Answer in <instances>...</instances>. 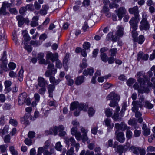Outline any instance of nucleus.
<instances>
[{"label":"nucleus","mask_w":155,"mask_h":155,"mask_svg":"<svg viewBox=\"0 0 155 155\" xmlns=\"http://www.w3.org/2000/svg\"><path fill=\"white\" fill-rule=\"evenodd\" d=\"M144 98L143 96H140L138 101H134L132 102L133 106L132 108V111H135L139 110V108H142L143 105Z\"/></svg>","instance_id":"nucleus-1"},{"label":"nucleus","mask_w":155,"mask_h":155,"mask_svg":"<svg viewBox=\"0 0 155 155\" xmlns=\"http://www.w3.org/2000/svg\"><path fill=\"white\" fill-rule=\"evenodd\" d=\"M88 108V106L86 104H79L78 102L72 103L71 105L70 109L73 110L75 109H78L79 110L86 111Z\"/></svg>","instance_id":"nucleus-2"},{"label":"nucleus","mask_w":155,"mask_h":155,"mask_svg":"<svg viewBox=\"0 0 155 155\" xmlns=\"http://www.w3.org/2000/svg\"><path fill=\"white\" fill-rule=\"evenodd\" d=\"M140 83V85L137 83L134 85V88L135 89H137L139 93H148L149 92V88L145 87V84L144 82H139Z\"/></svg>","instance_id":"nucleus-3"},{"label":"nucleus","mask_w":155,"mask_h":155,"mask_svg":"<svg viewBox=\"0 0 155 155\" xmlns=\"http://www.w3.org/2000/svg\"><path fill=\"white\" fill-rule=\"evenodd\" d=\"M129 150L135 155H145L146 151L144 149L132 146L129 148Z\"/></svg>","instance_id":"nucleus-4"},{"label":"nucleus","mask_w":155,"mask_h":155,"mask_svg":"<svg viewBox=\"0 0 155 155\" xmlns=\"http://www.w3.org/2000/svg\"><path fill=\"white\" fill-rule=\"evenodd\" d=\"M65 142L68 146H69L70 144L72 146H74L76 151L77 152L78 151L80 147V144L79 143L76 142L74 138L71 137L70 138H67L65 139Z\"/></svg>","instance_id":"nucleus-5"},{"label":"nucleus","mask_w":155,"mask_h":155,"mask_svg":"<svg viewBox=\"0 0 155 155\" xmlns=\"http://www.w3.org/2000/svg\"><path fill=\"white\" fill-rule=\"evenodd\" d=\"M140 24V28L141 30H147L149 29L150 25L147 20V17L146 15H143L142 19Z\"/></svg>","instance_id":"nucleus-6"},{"label":"nucleus","mask_w":155,"mask_h":155,"mask_svg":"<svg viewBox=\"0 0 155 155\" xmlns=\"http://www.w3.org/2000/svg\"><path fill=\"white\" fill-rule=\"evenodd\" d=\"M48 64V69L45 74V75L47 77L55 74L57 72V69L54 68L53 64L49 63Z\"/></svg>","instance_id":"nucleus-7"},{"label":"nucleus","mask_w":155,"mask_h":155,"mask_svg":"<svg viewBox=\"0 0 155 155\" xmlns=\"http://www.w3.org/2000/svg\"><path fill=\"white\" fill-rule=\"evenodd\" d=\"M128 12L130 14H133L134 17H133L136 19L139 18V10L137 6H135L133 7L130 8L128 9Z\"/></svg>","instance_id":"nucleus-8"},{"label":"nucleus","mask_w":155,"mask_h":155,"mask_svg":"<svg viewBox=\"0 0 155 155\" xmlns=\"http://www.w3.org/2000/svg\"><path fill=\"white\" fill-rule=\"evenodd\" d=\"M139 21V18H138L137 19H136L134 17H132L131 18L129 22L130 26V28L133 29V30H136L137 28V23Z\"/></svg>","instance_id":"nucleus-9"},{"label":"nucleus","mask_w":155,"mask_h":155,"mask_svg":"<svg viewBox=\"0 0 155 155\" xmlns=\"http://www.w3.org/2000/svg\"><path fill=\"white\" fill-rule=\"evenodd\" d=\"M58 54L57 53L53 54L51 52H48L46 54V58L48 60L50 59L52 62H54L58 60Z\"/></svg>","instance_id":"nucleus-10"},{"label":"nucleus","mask_w":155,"mask_h":155,"mask_svg":"<svg viewBox=\"0 0 155 155\" xmlns=\"http://www.w3.org/2000/svg\"><path fill=\"white\" fill-rule=\"evenodd\" d=\"M137 76L138 77L137 80L139 82H144L147 80V77L144 75L143 71L139 72L137 73Z\"/></svg>","instance_id":"nucleus-11"},{"label":"nucleus","mask_w":155,"mask_h":155,"mask_svg":"<svg viewBox=\"0 0 155 155\" xmlns=\"http://www.w3.org/2000/svg\"><path fill=\"white\" fill-rule=\"evenodd\" d=\"M115 12L119 19L121 20L123 18V15L126 14L127 11L124 7H121L118 9L115 10Z\"/></svg>","instance_id":"nucleus-12"},{"label":"nucleus","mask_w":155,"mask_h":155,"mask_svg":"<svg viewBox=\"0 0 155 155\" xmlns=\"http://www.w3.org/2000/svg\"><path fill=\"white\" fill-rule=\"evenodd\" d=\"M115 135L116 136V140L121 143L124 142L125 140L124 133L122 132H118V130H116Z\"/></svg>","instance_id":"nucleus-13"},{"label":"nucleus","mask_w":155,"mask_h":155,"mask_svg":"<svg viewBox=\"0 0 155 155\" xmlns=\"http://www.w3.org/2000/svg\"><path fill=\"white\" fill-rule=\"evenodd\" d=\"M27 97V94L24 92L20 94L19 96L18 104L21 105L24 104Z\"/></svg>","instance_id":"nucleus-14"},{"label":"nucleus","mask_w":155,"mask_h":155,"mask_svg":"<svg viewBox=\"0 0 155 155\" xmlns=\"http://www.w3.org/2000/svg\"><path fill=\"white\" fill-rule=\"evenodd\" d=\"M38 85L39 87H46L48 84V81L43 78L38 77Z\"/></svg>","instance_id":"nucleus-15"},{"label":"nucleus","mask_w":155,"mask_h":155,"mask_svg":"<svg viewBox=\"0 0 155 155\" xmlns=\"http://www.w3.org/2000/svg\"><path fill=\"white\" fill-rule=\"evenodd\" d=\"M30 115V114L27 113L25 114L24 117L21 118V123L25 125H27L29 124V122L28 120Z\"/></svg>","instance_id":"nucleus-16"},{"label":"nucleus","mask_w":155,"mask_h":155,"mask_svg":"<svg viewBox=\"0 0 155 155\" xmlns=\"http://www.w3.org/2000/svg\"><path fill=\"white\" fill-rule=\"evenodd\" d=\"M149 56L148 54H143V52H140L138 54L137 59L139 61L141 59L144 60H147L148 59Z\"/></svg>","instance_id":"nucleus-17"},{"label":"nucleus","mask_w":155,"mask_h":155,"mask_svg":"<svg viewBox=\"0 0 155 155\" xmlns=\"http://www.w3.org/2000/svg\"><path fill=\"white\" fill-rule=\"evenodd\" d=\"M45 133L47 135L52 134L53 133L54 135H56L58 133L57 127H55L50 128L49 130L46 131Z\"/></svg>","instance_id":"nucleus-18"},{"label":"nucleus","mask_w":155,"mask_h":155,"mask_svg":"<svg viewBox=\"0 0 155 155\" xmlns=\"http://www.w3.org/2000/svg\"><path fill=\"white\" fill-rule=\"evenodd\" d=\"M49 9V7L48 5H43L42 6V9L40 10V14L41 15H46Z\"/></svg>","instance_id":"nucleus-19"},{"label":"nucleus","mask_w":155,"mask_h":155,"mask_svg":"<svg viewBox=\"0 0 155 155\" xmlns=\"http://www.w3.org/2000/svg\"><path fill=\"white\" fill-rule=\"evenodd\" d=\"M0 60L1 61L2 63L4 64V67L6 68V71L7 67V60H6V52L4 51L3 54L2 55L1 58L0 59Z\"/></svg>","instance_id":"nucleus-20"},{"label":"nucleus","mask_w":155,"mask_h":155,"mask_svg":"<svg viewBox=\"0 0 155 155\" xmlns=\"http://www.w3.org/2000/svg\"><path fill=\"white\" fill-rule=\"evenodd\" d=\"M55 89V86L54 85L50 84L48 86V90L49 94V97L52 98L53 97V91Z\"/></svg>","instance_id":"nucleus-21"},{"label":"nucleus","mask_w":155,"mask_h":155,"mask_svg":"<svg viewBox=\"0 0 155 155\" xmlns=\"http://www.w3.org/2000/svg\"><path fill=\"white\" fill-rule=\"evenodd\" d=\"M106 40L107 41L111 40L114 42H116L117 40V38L115 36L113 35L112 32H110L107 35L106 37Z\"/></svg>","instance_id":"nucleus-22"},{"label":"nucleus","mask_w":155,"mask_h":155,"mask_svg":"<svg viewBox=\"0 0 155 155\" xmlns=\"http://www.w3.org/2000/svg\"><path fill=\"white\" fill-rule=\"evenodd\" d=\"M142 129L143 130V134L145 136H147L150 134V129L148 128L145 124H143L142 127Z\"/></svg>","instance_id":"nucleus-23"},{"label":"nucleus","mask_w":155,"mask_h":155,"mask_svg":"<svg viewBox=\"0 0 155 155\" xmlns=\"http://www.w3.org/2000/svg\"><path fill=\"white\" fill-rule=\"evenodd\" d=\"M16 19L18 21V24L19 27H21L23 25L25 20L22 16L21 15L17 16Z\"/></svg>","instance_id":"nucleus-24"},{"label":"nucleus","mask_w":155,"mask_h":155,"mask_svg":"<svg viewBox=\"0 0 155 155\" xmlns=\"http://www.w3.org/2000/svg\"><path fill=\"white\" fill-rule=\"evenodd\" d=\"M84 77L82 76H79L76 78L75 83L77 85L81 84L84 81Z\"/></svg>","instance_id":"nucleus-25"},{"label":"nucleus","mask_w":155,"mask_h":155,"mask_svg":"<svg viewBox=\"0 0 155 155\" xmlns=\"http://www.w3.org/2000/svg\"><path fill=\"white\" fill-rule=\"evenodd\" d=\"M94 72V70L93 68L87 69L84 70L83 74L84 75L87 76L89 75L91 76L93 75Z\"/></svg>","instance_id":"nucleus-26"},{"label":"nucleus","mask_w":155,"mask_h":155,"mask_svg":"<svg viewBox=\"0 0 155 155\" xmlns=\"http://www.w3.org/2000/svg\"><path fill=\"white\" fill-rule=\"evenodd\" d=\"M69 55L68 53H67L66 55L63 60V66L65 69L67 68V63L68 61ZM67 70V69L66 70Z\"/></svg>","instance_id":"nucleus-27"},{"label":"nucleus","mask_w":155,"mask_h":155,"mask_svg":"<svg viewBox=\"0 0 155 155\" xmlns=\"http://www.w3.org/2000/svg\"><path fill=\"white\" fill-rule=\"evenodd\" d=\"M134 41L138 42L140 44H142L144 41V37L143 35L140 36L138 38H134Z\"/></svg>","instance_id":"nucleus-28"},{"label":"nucleus","mask_w":155,"mask_h":155,"mask_svg":"<svg viewBox=\"0 0 155 155\" xmlns=\"http://www.w3.org/2000/svg\"><path fill=\"white\" fill-rule=\"evenodd\" d=\"M50 81L51 83L53 84L54 85H56L58 84L60 81L59 80H55V78L51 75L50 76Z\"/></svg>","instance_id":"nucleus-29"},{"label":"nucleus","mask_w":155,"mask_h":155,"mask_svg":"<svg viewBox=\"0 0 155 155\" xmlns=\"http://www.w3.org/2000/svg\"><path fill=\"white\" fill-rule=\"evenodd\" d=\"M124 29L122 27L118 26V29L117 32V35L118 36L121 37L123 35Z\"/></svg>","instance_id":"nucleus-30"},{"label":"nucleus","mask_w":155,"mask_h":155,"mask_svg":"<svg viewBox=\"0 0 155 155\" xmlns=\"http://www.w3.org/2000/svg\"><path fill=\"white\" fill-rule=\"evenodd\" d=\"M110 54L111 56H115L117 52V48H113L110 49L109 51Z\"/></svg>","instance_id":"nucleus-31"},{"label":"nucleus","mask_w":155,"mask_h":155,"mask_svg":"<svg viewBox=\"0 0 155 155\" xmlns=\"http://www.w3.org/2000/svg\"><path fill=\"white\" fill-rule=\"evenodd\" d=\"M65 78L67 81V84L68 85H72L74 82V81L72 79L69 75H68L65 76Z\"/></svg>","instance_id":"nucleus-32"},{"label":"nucleus","mask_w":155,"mask_h":155,"mask_svg":"<svg viewBox=\"0 0 155 155\" xmlns=\"http://www.w3.org/2000/svg\"><path fill=\"white\" fill-rule=\"evenodd\" d=\"M41 44V42L40 41L35 40L33 41L31 40V41L30 42V44L31 45H33L35 46H38L40 45Z\"/></svg>","instance_id":"nucleus-33"},{"label":"nucleus","mask_w":155,"mask_h":155,"mask_svg":"<svg viewBox=\"0 0 155 155\" xmlns=\"http://www.w3.org/2000/svg\"><path fill=\"white\" fill-rule=\"evenodd\" d=\"M152 83L149 82L147 84V85L149 87H152L153 89H155V78H153L151 80Z\"/></svg>","instance_id":"nucleus-34"},{"label":"nucleus","mask_w":155,"mask_h":155,"mask_svg":"<svg viewBox=\"0 0 155 155\" xmlns=\"http://www.w3.org/2000/svg\"><path fill=\"white\" fill-rule=\"evenodd\" d=\"M55 148L58 151H61L62 149V146L60 142H57L55 145Z\"/></svg>","instance_id":"nucleus-35"},{"label":"nucleus","mask_w":155,"mask_h":155,"mask_svg":"<svg viewBox=\"0 0 155 155\" xmlns=\"http://www.w3.org/2000/svg\"><path fill=\"white\" fill-rule=\"evenodd\" d=\"M86 62V60L85 58H84L82 60V63L80 64V67L82 68V69L85 68L87 67V65Z\"/></svg>","instance_id":"nucleus-36"},{"label":"nucleus","mask_w":155,"mask_h":155,"mask_svg":"<svg viewBox=\"0 0 155 155\" xmlns=\"http://www.w3.org/2000/svg\"><path fill=\"white\" fill-rule=\"evenodd\" d=\"M124 146L122 145L118 146L117 147V150L120 154H121L124 151Z\"/></svg>","instance_id":"nucleus-37"},{"label":"nucleus","mask_w":155,"mask_h":155,"mask_svg":"<svg viewBox=\"0 0 155 155\" xmlns=\"http://www.w3.org/2000/svg\"><path fill=\"white\" fill-rule=\"evenodd\" d=\"M145 107L148 109H151L153 107V105L148 101L145 102Z\"/></svg>","instance_id":"nucleus-38"},{"label":"nucleus","mask_w":155,"mask_h":155,"mask_svg":"<svg viewBox=\"0 0 155 155\" xmlns=\"http://www.w3.org/2000/svg\"><path fill=\"white\" fill-rule=\"evenodd\" d=\"M133 133L131 130H127L126 133V136L127 139H131L132 137Z\"/></svg>","instance_id":"nucleus-39"},{"label":"nucleus","mask_w":155,"mask_h":155,"mask_svg":"<svg viewBox=\"0 0 155 155\" xmlns=\"http://www.w3.org/2000/svg\"><path fill=\"white\" fill-rule=\"evenodd\" d=\"M111 120L108 118H107L104 120V122L105 125L108 127H110L111 128H112L114 126V124L111 126Z\"/></svg>","instance_id":"nucleus-40"},{"label":"nucleus","mask_w":155,"mask_h":155,"mask_svg":"<svg viewBox=\"0 0 155 155\" xmlns=\"http://www.w3.org/2000/svg\"><path fill=\"white\" fill-rule=\"evenodd\" d=\"M24 70L22 67H21V69L19 72V79L20 81H21L22 80L23 78V73Z\"/></svg>","instance_id":"nucleus-41"},{"label":"nucleus","mask_w":155,"mask_h":155,"mask_svg":"<svg viewBox=\"0 0 155 155\" xmlns=\"http://www.w3.org/2000/svg\"><path fill=\"white\" fill-rule=\"evenodd\" d=\"M67 155H75L74 153V149L73 147H71L68 150L66 153Z\"/></svg>","instance_id":"nucleus-42"},{"label":"nucleus","mask_w":155,"mask_h":155,"mask_svg":"<svg viewBox=\"0 0 155 155\" xmlns=\"http://www.w3.org/2000/svg\"><path fill=\"white\" fill-rule=\"evenodd\" d=\"M39 60V63L40 64H44L45 65H47L48 64H49V63H50V61L47 59V58H46V60L43 58Z\"/></svg>","instance_id":"nucleus-43"},{"label":"nucleus","mask_w":155,"mask_h":155,"mask_svg":"<svg viewBox=\"0 0 155 155\" xmlns=\"http://www.w3.org/2000/svg\"><path fill=\"white\" fill-rule=\"evenodd\" d=\"M100 56L101 59L104 62H106L107 61V57L105 53L101 54Z\"/></svg>","instance_id":"nucleus-44"},{"label":"nucleus","mask_w":155,"mask_h":155,"mask_svg":"<svg viewBox=\"0 0 155 155\" xmlns=\"http://www.w3.org/2000/svg\"><path fill=\"white\" fill-rule=\"evenodd\" d=\"M114 92H111L107 97V100H110L113 99L114 100Z\"/></svg>","instance_id":"nucleus-45"},{"label":"nucleus","mask_w":155,"mask_h":155,"mask_svg":"<svg viewBox=\"0 0 155 155\" xmlns=\"http://www.w3.org/2000/svg\"><path fill=\"white\" fill-rule=\"evenodd\" d=\"M135 81V79L133 78H130L127 81V83L128 85L130 86L134 83Z\"/></svg>","instance_id":"nucleus-46"},{"label":"nucleus","mask_w":155,"mask_h":155,"mask_svg":"<svg viewBox=\"0 0 155 155\" xmlns=\"http://www.w3.org/2000/svg\"><path fill=\"white\" fill-rule=\"evenodd\" d=\"M118 105V103L117 101L115 100H112L110 101L109 104V105L111 107H115V106H117Z\"/></svg>","instance_id":"nucleus-47"},{"label":"nucleus","mask_w":155,"mask_h":155,"mask_svg":"<svg viewBox=\"0 0 155 155\" xmlns=\"http://www.w3.org/2000/svg\"><path fill=\"white\" fill-rule=\"evenodd\" d=\"M141 133L140 130H135L134 131L133 136L135 137H138L140 136Z\"/></svg>","instance_id":"nucleus-48"},{"label":"nucleus","mask_w":155,"mask_h":155,"mask_svg":"<svg viewBox=\"0 0 155 155\" xmlns=\"http://www.w3.org/2000/svg\"><path fill=\"white\" fill-rule=\"evenodd\" d=\"M9 123L10 124L14 126H16L17 125L18 122L15 119H11L9 120Z\"/></svg>","instance_id":"nucleus-49"},{"label":"nucleus","mask_w":155,"mask_h":155,"mask_svg":"<svg viewBox=\"0 0 155 155\" xmlns=\"http://www.w3.org/2000/svg\"><path fill=\"white\" fill-rule=\"evenodd\" d=\"M23 36L24 40L25 41H27L30 40V37L29 36V35L28 34L26 33V32H25V34L23 35Z\"/></svg>","instance_id":"nucleus-50"},{"label":"nucleus","mask_w":155,"mask_h":155,"mask_svg":"<svg viewBox=\"0 0 155 155\" xmlns=\"http://www.w3.org/2000/svg\"><path fill=\"white\" fill-rule=\"evenodd\" d=\"M7 146L6 145H2L0 146L1 152L3 153L5 152L6 150Z\"/></svg>","instance_id":"nucleus-51"},{"label":"nucleus","mask_w":155,"mask_h":155,"mask_svg":"<svg viewBox=\"0 0 155 155\" xmlns=\"http://www.w3.org/2000/svg\"><path fill=\"white\" fill-rule=\"evenodd\" d=\"M88 114L90 116H92L94 114L95 110L93 108L90 107L88 110Z\"/></svg>","instance_id":"nucleus-52"},{"label":"nucleus","mask_w":155,"mask_h":155,"mask_svg":"<svg viewBox=\"0 0 155 155\" xmlns=\"http://www.w3.org/2000/svg\"><path fill=\"white\" fill-rule=\"evenodd\" d=\"M41 88L38 90V93L41 94H43L46 90V87H40Z\"/></svg>","instance_id":"nucleus-53"},{"label":"nucleus","mask_w":155,"mask_h":155,"mask_svg":"<svg viewBox=\"0 0 155 155\" xmlns=\"http://www.w3.org/2000/svg\"><path fill=\"white\" fill-rule=\"evenodd\" d=\"M74 135L75 136L76 138L78 141H80L81 140L82 136L80 132H78Z\"/></svg>","instance_id":"nucleus-54"},{"label":"nucleus","mask_w":155,"mask_h":155,"mask_svg":"<svg viewBox=\"0 0 155 155\" xmlns=\"http://www.w3.org/2000/svg\"><path fill=\"white\" fill-rule=\"evenodd\" d=\"M121 125V130H125L126 129H128V127L126 124L124 122H121L120 124Z\"/></svg>","instance_id":"nucleus-55"},{"label":"nucleus","mask_w":155,"mask_h":155,"mask_svg":"<svg viewBox=\"0 0 155 155\" xmlns=\"http://www.w3.org/2000/svg\"><path fill=\"white\" fill-rule=\"evenodd\" d=\"M119 7V5L114 2L112 4H110L109 5V7L111 8H117Z\"/></svg>","instance_id":"nucleus-56"},{"label":"nucleus","mask_w":155,"mask_h":155,"mask_svg":"<svg viewBox=\"0 0 155 155\" xmlns=\"http://www.w3.org/2000/svg\"><path fill=\"white\" fill-rule=\"evenodd\" d=\"M13 40L15 41V43L17 44V38L16 35V32L14 31L12 33Z\"/></svg>","instance_id":"nucleus-57"},{"label":"nucleus","mask_w":155,"mask_h":155,"mask_svg":"<svg viewBox=\"0 0 155 155\" xmlns=\"http://www.w3.org/2000/svg\"><path fill=\"white\" fill-rule=\"evenodd\" d=\"M35 136V133L34 131H30L28 134V136L30 138H33Z\"/></svg>","instance_id":"nucleus-58"},{"label":"nucleus","mask_w":155,"mask_h":155,"mask_svg":"<svg viewBox=\"0 0 155 155\" xmlns=\"http://www.w3.org/2000/svg\"><path fill=\"white\" fill-rule=\"evenodd\" d=\"M105 113L107 117H110L112 113L109 109H107L105 111Z\"/></svg>","instance_id":"nucleus-59"},{"label":"nucleus","mask_w":155,"mask_h":155,"mask_svg":"<svg viewBox=\"0 0 155 155\" xmlns=\"http://www.w3.org/2000/svg\"><path fill=\"white\" fill-rule=\"evenodd\" d=\"M136 123V121L135 119H130L128 121L129 124L131 125H134Z\"/></svg>","instance_id":"nucleus-60"},{"label":"nucleus","mask_w":155,"mask_h":155,"mask_svg":"<svg viewBox=\"0 0 155 155\" xmlns=\"http://www.w3.org/2000/svg\"><path fill=\"white\" fill-rule=\"evenodd\" d=\"M47 37V34L45 33H43L40 36L39 39L40 40H45Z\"/></svg>","instance_id":"nucleus-61"},{"label":"nucleus","mask_w":155,"mask_h":155,"mask_svg":"<svg viewBox=\"0 0 155 155\" xmlns=\"http://www.w3.org/2000/svg\"><path fill=\"white\" fill-rule=\"evenodd\" d=\"M90 45L89 42H85L83 45V47L85 50L88 49L90 47Z\"/></svg>","instance_id":"nucleus-62"},{"label":"nucleus","mask_w":155,"mask_h":155,"mask_svg":"<svg viewBox=\"0 0 155 155\" xmlns=\"http://www.w3.org/2000/svg\"><path fill=\"white\" fill-rule=\"evenodd\" d=\"M12 83L10 81H6L5 82V86L6 88H8L11 85Z\"/></svg>","instance_id":"nucleus-63"},{"label":"nucleus","mask_w":155,"mask_h":155,"mask_svg":"<svg viewBox=\"0 0 155 155\" xmlns=\"http://www.w3.org/2000/svg\"><path fill=\"white\" fill-rule=\"evenodd\" d=\"M147 151L150 152L155 151V147L151 146H149L147 147Z\"/></svg>","instance_id":"nucleus-64"}]
</instances>
